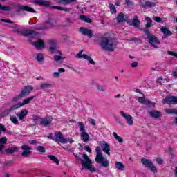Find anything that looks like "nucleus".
<instances>
[{
	"label": "nucleus",
	"instance_id": "nucleus-1",
	"mask_svg": "<svg viewBox=\"0 0 177 177\" xmlns=\"http://www.w3.org/2000/svg\"><path fill=\"white\" fill-rule=\"evenodd\" d=\"M117 46V40L110 33H105L100 40V46L106 52H113Z\"/></svg>",
	"mask_w": 177,
	"mask_h": 177
},
{
	"label": "nucleus",
	"instance_id": "nucleus-2",
	"mask_svg": "<svg viewBox=\"0 0 177 177\" xmlns=\"http://www.w3.org/2000/svg\"><path fill=\"white\" fill-rule=\"evenodd\" d=\"M95 151L97 153L95 156V162L102 164V166L104 167V168H107L109 165V160H107V158H104L103 154H102V147H97Z\"/></svg>",
	"mask_w": 177,
	"mask_h": 177
},
{
	"label": "nucleus",
	"instance_id": "nucleus-3",
	"mask_svg": "<svg viewBox=\"0 0 177 177\" xmlns=\"http://www.w3.org/2000/svg\"><path fill=\"white\" fill-rule=\"evenodd\" d=\"M82 157L83 159L81 160L82 169H87L90 172H95L96 169H95V167H92V164H93V162H92V160H91L89 157H88V155L86 153H84L82 155Z\"/></svg>",
	"mask_w": 177,
	"mask_h": 177
},
{
	"label": "nucleus",
	"instance_id": "nucleus-4",
	"mask_svg": "<svg viewBox=\"0 0 177 177\" xmlns=\"http://www.w3.org/2000/svg\"><path fill=\"white\" fill-rule=\"evenodd\" d=\"M12 30L18 34H21L24 37H39V35L34 30H23L16 24L12 26Z\"/></svg>",
	"mask_w": 177,
	"mask_h": 177
},
{
	"label": "nucleus",
	"instance_id": "nucleus-5",
	"mask_svg": "<svg viewBox=\"0 0 177 177\" xmlns=\"http://www.w3.org/2000/svg\"><path fill=\"white\" fill-rule=\"evenodd\" d=\"M53 140L57 142V143H73L74 140L73 139H66L63 137L62 132H57L54 134V138H51Z\"/></svg>",
	"mask_w": 177,
	"mask_h": 177
},
{
	"label": "nucleus",
	"instance_id": "nucleus-6",
	"mask_svg": "<svg viewBox=\"0 0 177 177\" xmlns=\"http://www.w3.org/2000/svg\"><path fill=\"white\" fill-rule=\"evenodd\" d=\"M77 124L80 128V131L81 132L80 136L82 140H83V142H84V143H86V142H89V139H91V137L85 129V125H84V123L81 122H79Z\"/></svg>",
	"mask_w": 177,
	"mask_h": 177
},
{
	"label": "nucleus",
	"instance_id": "nucleus-7",
	"mask_svg": "<svg viewBox=\"0 0 177 177\" xmlns=\"http://www.w3.org/2000/svg\"><path fill=\"white\" fill-rule=\"evenodd\" d=\"M77 59H84V60H87L88 64H91V66H95V62L92 57L89 55L82 54V50L80 51L79 53L76 55Z\"/></svg>",
	"mask_w": 177,
	"mask_h": 177
},
{
	"label": "nucleus",
	"instance_id": "nucleus-8",
	"mask_svg": "<svg viewBox=\"0 0 177 177\" xmlns=\"http://www.w3.org/2000/svg\"><path fill=\"white\" fill-rule=\"evenodd\" d=\"M120 115L125 120V121H126L127 125H129V127H132L133 125V124H134L133 117H132V115H131L128 113H126L124 111H120Z\"/></svg>",
	"mask_w": 177,
	"mask_h": 177
},
{
	"label": "nucleus",
	"instance_id": "nucleus-9",
	"mask_svg": "<svg viewBox=\"0 0 177 177\" xmlns=\"http://www.w3.org/2000/svg\"><path fill=\"white\" fill-rule=\"evenodd\" d=\"M148 41L153 48H158L157 45H160L161 41L154 35H148Z\"/></svg>",
	"mask_w": 177,
	"mask_h": 177
},
{
	"label": "nucleus",
	"instance_id": "nucleus-10",
	"mask_svg": "<svg viewBox=\"0 0 177 177\" xmlns=\"http://www.w3.org/2000/svg\"><path fill=\"white\" fill-rule=\"evenodd\" d=\"M33 99H35V96L34 95L26 98L25 100H24L23 102H19L14 105L13 109L16 110L17 109H19V107H23V106H26V104H30V103H31V100H33Z\"/></svg>",
	"mask_w": 177,
	"mask_h": 177
},
{
	"label": "nucleus",
	"instance_id": "nucleus-11",
	"mask_svg": "<svg viewBox=\"0 0 177 177\" xmlns=\"http://www.w3.org/2000/svg\"><path fill=\"white\" fill-rule=\"evenodd\" d=\"M21 149L23 150V152L21 153L22 157H29L30 155L32 153L31 151V150H32V148L27 145H23L21 146Z\"/></svg>",
	"mask_w": 177,
	"mask_h": 177
},
{
	"label": "nucleus",
	"instance_id": "nucleus-12",
	"mask_svg": "<svg viewBox=\"0 0 177 177\" xmlns=\"http://www.w3.org/2000/svg\"><path fill=\"white\" fill-rule=\"evenodd\" d=\"M100 146H101L102 151L104 153L107 154V156H110V145L106 141H100L99 142Z\"/></svg>",
	"mask_w": 177,
	"mask_h": 177
},
{
	"label": "nucleus",
	"instance_id": "nucleus-13",
	"mask_svg": "<svg viewBox=\"0 0 177 177\" xmlns=\"http://www.w3.org/2000/svg\"><path fill=\"white\" fill-rule=\"evenodd\" d=\"M34 88L32 87V86H25L22 91L20 92V96L22 97H24L25 96H28V95H30L31 92H32V90Z\"/></svg>",
	"mask_w": 177,
	"mask_h": 177
},
{
	"label": "nucleus",
	"instance_id": "nucleus-14",
	"mask_svg": "<svg viewBox=\"0 0 177 177\" xmlns=\"http://www.w3.org/2000/svg\"><path fill=\"white\" fill-rule=\"evenodd\" d=\"M163 103H167V104H177V97H166L163 100Z\"/></svg>",
	"mask_w": 177,
	"mask_h": 177
},
{
	"label": "nucleus",
	"instance_id": "nucleus-15",
	"mask_svg": "<svg viewBox=\"0 0 177 177\" xmlns=\"http://www.w3.org/2000/svg\"><path fill=\"white\" fill-rule=\"evenodd\" d=\"M44 24L47 26L46 28H39L37 30H45V28H53L55 27V21L53 19L49 18L48 19L46 20Z\"/></svg>",
	"mask_w": 177,
	"mask_h": 177
},
{
	"label": "nucleus",
	"instance_id": "nucleus-16",
	"mask_svg": "<svg viewBox=\"0 0 177 177\" xmlns=\"http://www.w3.org/2000/svg\"><path fill=\"white\" fill-rule=\"evenodd\" d=\"M33 45L37 49H44L45 48V41L41 39H39L37 41L33 43Z\"/></svg>",
	"mask_w": 177,
	"mask_h": 177
},
{
	"label": "nucleus",
	"instance_id": "nucleus-17",
	"mask_svg": "<svg viewBox=\"0 0 177 177\" xmlns=\"http://www.w3.org/2000/svg\"><path fill=\"white\" fill-rule=\"evenodd\" d=\"M53 120V118H52L51 117L44 118L41 120L40 124L41 125H44V127H49V125L52 124Z\"/></svg>",
	"mask_w": 177,
	"mask_h": 177
},
{
	"label": "nucleus",
	"instance_id": "nucleus-18",
	"mask_svg": "<svg viewBox=\"0 0 177 177\" xmlns=\"http://www.w3.org/2000/svg\"><path fill=\"white\" fill-rule=\"evenodd\" d=\"M79 32H81L82 35H86L88 38L92 37V30H91V29L81 28Z\"/></svg>",
	"mask_w": 177,
	"mask_h": 177
},
{
	"label": "nucleus",
	"instance_id": "nucleus-19",
	"mask_svg": "<svg viewBox=\"0 0 177 177\" xmlns=\"http://www.w3.org/2000/svg\"><path fill=\"white\" fill-rule=\"evenodd\" d=\"M55 56H54V60L55 62H59L60 60H64V57H63V53H62L59 50H55L54 53Z\"/></svg>",
	"mask_w": 177,
	"mask_h": 177
},
{
	"label": "nucleus",
	"instance_id": "nucleus-20",
	"mask_svg": "<svg viewBox=\"0 0 177 177\" xmlns=\"http://www.w3.org/2000/svg\"><path fill=\"white\" fill-rule=\"evenodd\" d=\"M140 5H141V6H147L148 8H154V6H156V3L147 0H140Z\"/></svg>",
	"mask_w": 177,
	"mask_h": 177
},
{
	"label": "nucleus",
	"instance_id": "nucleus-21",
	"mask_svg": "<svg viewBox=\"0 0 177 177\" xmlns=\"http://www.w3.org/2000/svg\"><path fill=\"white\" fill-rule=\"evenodd\" d=\"M18 9L19 10H24L25 12H30V13H35V10L31 7L27 6H19Z\"/></svg>",
	"mask_w": 177,
	"mask_h": 177
},
{
	"label": "nucleus",
	"instance_id": "nucleus-22",
	"mask_svg": "<svg viewBox=\"0 0 177 177\" xmlns=\"http://www.w3.org/2000/svg\"><path fill=\"white\" fill-rule=\"evenodd\" d=\"M32 3H37V5H42V6H50V1H45V0H36L32 1Z\"/></svg>",
	"mask_w": 177,
	"mask_h": 177
},
{
	"label": "nucleus",
	"instance_id": "nucleus-23",
	"mask_svg": "<svg viewBox=\"0 0 177 177\" xmlns=\"http://www.w3.org/2000/svg\"><path fill=\"white\" fill-rule=\"evenodd\" d=\"M28 114V110L22 109L20 113H16L17 117H18L19 120H21Z\"/></svg>",
	"mask_w": 177,
	"mask_h": 177
},
{
	"label": "nucleus",
	"instance_id": "nucleus-24",
	"mask_svg": "<svg viewBox=\"0 0 177 177\" xmlns=\"http://www.w3.org/2000/svg\"><path fill=\"white\" fill-rule=\"evenodd\" d=\"M56 41L55 40H49L48 44L50 45L49 50L51 52V53H55V51L56 50V48L55 46H56Z\"/></svg>",
	"mask_w": 177,
	"mask_h": 177
},
{
	"label": "nucleus",
	"instance_id": "nucleus-25",
	"mask_svg": "<svg viewBox=\"0 0 177 177\" xmlns=\"http://www.w3.org/2000/svg\"><path fill=\"white\" fill-rule=\"evenodd\" d=\"M149 114L150 117H152V118H158L161 117V113L158 111L156 110L149 111Z\"/></svg>",
	"mask_w": 177,
	"mask_h": 177
},
{
	"label": "nucleus",
	"instance_id": "nucleus-26",
	"mask_svg": "<svg viewBox=\"0 0 177 177\" xmlns=\"http://www.w3.org/2000/svg\"><path fill=\"white\" fill-rule=\"evenodd\" d=\"M157 84H159V85H165L167 82H169V78H162L161 77H159L156 80Z\"/></svg>",
	"mask_w": 177,
	"mask_h": 177
},
{
	"label": "nucleus",
	"instance_id": "nucleus-27",
	"mask_svg": "<svg viewBox=\"0 0 177 177\" xmlns=\"http://www.w3.org/2000/svg\"><path fill=\"white\" fill-rule=\"evenodd\" d=\"M160 31L165 37H170V35H172L171 30H168L166 27H162Z\"/></svg>",
	"mask_w": 177,
	"mask_h": 177
},
{
	"label": "nucleus",
	"instance_id": "nucleus-28",
	"mask_svg": "<svg viewBox=\"0 0 177 177\" xmlns=\"http://www.w3.org/2000/svg\"><path fill=\"white\" fill-rule=\"evenodd\" d=\"M131 26H133V27H139L140 26V21H139L138 16L133 17Z\"/></svg>",
	"mask_w": 177,
	"mask_h": 177
},
{
	"label": "nucleus",
	"instance_id": "nucleus-29",
	"mask_svg": "<svg viewBox=\"0 0 177 177\" xmlns=\"http://www.w3.org/2000/svg\"><path fill=\"white\" fill-rule=\"evenodd\" d=\"M115 167L118 171H124L125 169V165L121 162H116L115 163Z\"/></svg>",
	"mask_w": 177,
	"mask_h": 177
},
{
	"label": "nucleus",
	"instance_id": "nucleus-30",
	"mask_svg": "<svg viewBox=\"0 0 177 177\" xmlns=\"http://www.w3.org/2000/svg\"><path fill=\"white\" fill-rule=\"evenodd\" d=\"M53 9H57L58 10H61L63 12H66V13H69L70 12V8H64V7H60V6H51Z\"/></svg>",
	"mask_w": 177,
	"mask_h": 177
},
{
	"label": "nucleus",
	"instance_id": "nucleus-31",
	"mask_svg": "<svg viewBox=\"0 0 177 177\" xmlns=\"http://www.w3.org/2000/svg\"><path fill=\"white\" fill-rule=\"evenodd\" d=\"M145 19L147 21V24L145 25L146 28H150V27H153V20H151L150 17H145Z\"/></svg>",
	"mask_w": 177,
	"mask_h": 177
},
{
	"label": "nucleus",
	"instance_id": "nucleus-32",
	"mask_svg": "<svg viewBox=\"0 0 177 177\" xmlns=\"http://www.w3.org/2000/svg\"><path fill=\"white\" fill-rule=\"evenodd\" d=\"M65 71L66 69H64V68H60L58 69V72L53 73V77H54L55 78H57L60 77V73H65Z\"/></svg>",
	"mask_w": 177,
	"mask_h": 177
},
{
	"label": "nucleus",
	"instance_id": "nucleus-33",
	"mask_svg": "<svg viewBox=\"0 0 177 177\" xmlns=\"http://www.w3.org/2000/svg\"><path fill=\"white\" fill-rule=\"evenodd\" d=\"M141 162L143 164V165H145V167H147V168H149L153 164L151 160L149 159H142Z\"/></svg>",
	"mask_w": 177,
	"mask_h": 177
},
{
	"label": "nucleus",
	"instance_id": "nucleus-34",
	"mask_svg": "<svg viewBox=\"0 0 177 177\" xmlns=\"http://www.w3.org/2000/svg\"><path fill=\"white\" fill-rule=\"evenodd\" d=\"M17 150H19V148L16 147H12L11 148L6 149V152L7 153V154H13V153H16Z\"/></svg>",
	"mask_w": 177,
	"mask_h": 177
},
{
	"label": "nucleus",
	"instance_id": "nucleus-35",
	"mask_svg": "<svg viewBox=\"0 0 177 177\" xmlns=\"http://www.w3.org/2000/svg\"><path fill=\"white\" fill-rule=\"evenodd\" d=\"M48 158H49V160H50L53 162H55V164H57V165H59L60 161H59V159H57V158H56V156H55L53 155H48Z\"/></svg>",
	"mask_w": 177,
	"mask_h": 177
},
{
	"label": "nucleus",
	"instance_id": "nucleus-36",
	"mask_svg": "<svg viewBox=\"0 0 177 177\" xmlns=\"http://www.w3.org/2000/svg\"><path fill=\"white\" fill-rule=\"evenodd\" d=\"M113 138H115L119 143H122V142H124V139L122 138V137L118 136L117 133L113 132Z\"/></svg>",
	"mask_w": 177,
	"mask_h": 177
},
{
	"label": "nucleus",
	"instance_id": "nucleus-37",
	"mask_svg": "<svg viewBox=\"0 0 177 177\" xmlns=\"http://www.w3.org/2000/svg\"><path fill=\"white\" fill-rule=\"evenodd\" d=\"M36 60H37L38 63H42L44 62V54L42 53L37 54Z\"/></svg>",
	"mask_w": 177,
	"mask_h": 177
},
{
	"label": "nucleus",
	"instance_id": "nucleus-38",
	"mask_svg": "<svg viewBox=\"0 0 177 177\" xmlns=\"http://www.w3.org/2000/svg\"><path fill=\"white\" fill-rule=\"evenodd\" d=\"M10 10V7L3 6L0 4V13H3V12H9Z\"/></svg>",
	"mask_w": 177,
	"mask_h": 177
},
{
	"label": "nucleus",
	"instance_id": "nucleus-39",
	"mask_svg": "<svg viewBox=\"0 0 177 177\" xmlns=\"http://www.w3.org/2000/svg\"><path fill=\"white\" fill-rule=\"evenodd\" d=\"M166 114H176L177 115V109H165Z\"/></svg>",
	"mask_w": 177,
	"mask_h": 177
},
{
	"label": "nucleus",
	"instance_id": "nucleus-40",
	"mask_svg": "<svg viewBox=\"0 0 177 177\" xmlns=\"http://www.w3.org/2000/svg\"><path fill=\"white\" fill-rule=\"evenodd\" d=\"M124 20H125L124 17V14L122 12H120L117 17V21L118 23H122V21H124Z\"/></svg>",
	"mask_w": 177,
	"mask_h": 177
},
{
	"label": "nucleus",
	"instance_id": "nucleus-41",
	"mask_svg": "<svg viewBox=\"0 0 177 177\" xmlns=\"http://www.w3.org/2000/svg\"><path fill=\"white\" fill-rule=\"evenodd\" d=\"M137 100H138L139 103L141 104H147L149 100H146V98L143 97H139Z\"/></svg>",
	"mask_w": 177,
	"mask_h": 177
},
{
	"label": "nucleus",
	"instance_id": "nucleus-42",
	"mask_svg": "<svg viewBox=\"0 0 177 177\" xmlns=\"http://www.w3.org/2000/svg\"><path fill=\"white\" fill-rule=\"evenodd\" d=\"M80 19L81 20H83L84 21H86V23H91L92 20L91 19V18H88L85 15H80Z\"/></svg>",
	"mask_w": 177,
	"mask_h": 177
},
{
	"label": "nucleus",
	"instance_id": "nucleus-43",
	"mask_svg": "<svg viewBox=\"0 0 177 177\" xmlns=\"http://www.w3.org/2000/svg\"><path fill=\"white\" fill-rule=\"evenodd\" d=\"M37 151H39V153H46V149L44 147V146L39 145L36 148Z\"/></svg>",
	"mask_w": 177,
	"mask_h": 177
},
{
	"label": "nucleus",
	"instance_id": "nucleus-44",
	"mask_svg": "<svg viewBox=\"0 0 177 177\" xmlns=\"http://www.w3.org/2000/svg\"><path fill=\"white\" fill-rule=\"evenodd\" d=\"M10 121L12 122V124H15V125H19V120H17V118L15 116H12L10 118Z\"/></svg>",
	"mask_w": 177,
	"mask_h": 177
},
{
	"label": "nucleus",
	"instance_id": "nucleus-45",
	"mask_svg": "<svg viewBox=\"0 0 177 177\" xmlns=\"http://www.w3.org/2000/svg\"><path fill=\"white\" fill-rule=\"evenodd\" d=\"M149 169H150L151 172H153V174H157V167L153 165V163L151 165V166L149 167Z\"/></svg>",
	"mask_w": 177,
	"mask_h": 177
},
{
	"label": "nucleus",
	"instance_id": "nucleus-46",
	"mask_svg": "<svg viewBox=\"0 0 177 177\" xmlns=\"http://www.w3.org/2000/svg\"><path fill=\"white\" fill-rule=\"evenodd\" d=\"M109 8L111 13H117V10L115 9V6L113 3H109Z\"/></svg>",
	"mask_w": 177,
	"mask_h": 177
},
{
	"label": "nucleus",
	"instance_id": "nucleus-47",
	"mask_svg": "<svg viewBox=\"0 0 177 177\" xmlns=\"http://www.w3.org/2000/svg\"><path fill=\"white\" fill-rule=\"evenodd\" d=\"M8 142V138L6 137H3L0 138V146H5V143Z\"/></svg>",
	"mask_w": 177,
	"mask_h": 177
},
{
	"label": "nucleus",
	"instance_id": "nucleus-48",
	"mask_svg": "<svg viewBox=\"0 0 177 177\" xmlns=\"http://www.w3.org/2000/svg\"><path fill=\"white\" fill-rule=\"evenodd\" d=\"M41 89H46V88H50V84L49 83H43L40 85Z\"/></svg>",
	"mask_w": 177,
	"mask_h": 177
},
{
	"label": "nucleus",
	"instance_id": "nucleus-49",
	"mask_svg": "<svg viewBox=\"0 0 177 177\" xmlns=\"http://www.w3.org/2000/svg\"><path fill=\"white\" fill-rule=\"evenodd\" d=\"M23 97H21L20 93H19V94L18 95H16L15 97H14L12 100V102H19V100H20V99H21Z\"/></svg>",
	"mask_w": 177,
	"mask_h": 177
},
{
	"label": "nucleus",
	"instance_id": "nucleus-50",
	"mask_svg": "<svg viewBox=\"0 0 177 177\" xmlns=\"http://www.w3.org/2000/svg\"><path fill=\"white\" fill-rule=\"evenodd\" d=\"M154 21H156V23H162L163 20L162 18L160 17H155L153 18Z\"/></svg>",
	"mask_w": 177,
	"mask_h": 177
},
{
	"label": "nucleus",
	"instance_id": "nucleus-51",
	"mask_svg": "<svg viewBox=\"0 0 177 177\" xmlns=\"http://www.w3.org/2000/svg\"><path fill=\"white\" fill-rule=\"evenodd\" d=\"M64 5H68L70 3H73V2H76L77 0H63Z\"/></svg>",
	"mask_w": 177,
	"mask_h": 177
},
{
	"label": "nucleus",
	"instance_id": "nucleus-52",
	"mask_svg": "<svg viewBox=\"0 0 177 177\" xmlns=\"http://www.w3.org/2000/svg\"><path fill=\"white\" fill-rule=\"evenodd\" d=\"M146 105L148 107H156V104L153 102H150L149 100L147 101Z\"/></svg>",
	"mask_w": 177,
	"mask_h": 177
},
{
	"label": "nucleus",
	"instance_id": "nucleus-53",
	"mask_svg": "<svg viewBox=\"0 0 177 177\" xmlns=\"http://www.w3.org/2000/svg\"><path fill=\"white\" fill-rule=\"evenodd\" d=\"M95 86L98 89V91H104V87L99 85V84L97 83H95Z\"/></svg>",
	"mask_w": 177,
	"mask_h": 177
},
{
	"label": "nucleus",
	"instance_id": "nucleus-54",
	"mask_svg": "<svg viewBox=\"0 0 177 177\" xmlns=\"http://www.w3.org/2000/svg\"><path fill=\"white\" fill-rule=\"evenodd\" d=\"M84 148V150H86V151H88V153H91L92 151V149H91L90 146L86 145Z\"/></svg>",
	"mask_w": 177,
	"mask_h": 177
},
{
	"label": "nucleus",
	"instance_id": "nucleus-55",
	"mask_svg": "<svg viewBox=\"0 0 177 177\" xmlns=\"http://www.w3.org/2000/svg\"><path fill=\"white\" fill-rule=\"evenodd\" d=\"M6 131V129L5 128V126L0 124V136H1V132H5Z\"/></svg>",
	"mask_w": 177,
	"mask_h": 177
},
{
	"label": "nucleus",
	"instance_id": "nucleus-56",
	"mask_svg": "<svg viewBox=\"0 0 177 177\" xmlns=\"http://www.w3.org/2000/svg\"><path fill=\"white\" fill-rule=\"evenodd\" d=\"M156 162H157V164L161 165V164H162V159H161V158H157L156 159Z\"/></svg>",
	"mask_w": 177,
	"mask_h": 177
},
{
	"label": "nucleus",
	"instance_id": "nucleus-57",
	"mask_svg": "<svg viewBox=\"0 0 177 177\" xmlns=\"http://www.w3.org/2000/svg\"><path fill=\"white\" fill-rule=\"evenodd\" d=\"M138 62H133V63H131V67L133 68H136V67H138Z\"/></svg>",
	"mask_w": 177,
	"mask_h": 177
},
{
	"label": "nucleus",
	"instance_id": "nucleus-58",
	"mask_svg": "<svg viewBox=\"0 0 177 177\" xmlns=\"http://www.w3.org/2000/svg\"><path fill=\"white\" fill-rule=\"evenodd\" d=\"M0 20H1V21H3V23H12V21H10L9 19H1Z\"/></svg>",
	"mask_w": 177,
	"mask_h": 177
},
{
	"label": "nucleus",
	"instance_id": "nucleus-59",
	"mask_svg": "<svg viewBox=\"0 0 177 177\" xmlns=\"http://www.w3.org/2000/svg\"><path fill=\"white\" fill-rule=\"evenodd\" d=\"M90 124H91V125H93L95 127L96 125V122L95 121L94 119H91Z\"/></svg>",
	"mask_w": 177,
	"mask_h": 177
},
{
	"label": "nucleus",
	"instance_id": "nucleus-60",
	"mask_svg": "<svg viewBox=\"0 0 177 177\" xmlns=\"http://www.w3.org/2000/svg\"><path fill=\"white\" fill-rule=\"evenodd\" d=\"M54 2H56L57 3H62L64 5L63 0H54Z\"/></svg>",
	"mask_w": 177,
	"mask_h": 177
},
{
	"label": "nucleus",
	"instance_id": "nucleus-61",
	"mask_svg": "<svg viewBox=\"0 0 177 177\" xmlns=\"http://www.w3.org/2000/svg\"><path fill=\"white\" fill-rule=\"evenodd\" d=\"M173 77H176L177 78V70L173 71Z\"/></svg>",
	"mask_w": 177,
	"mask_h": 177
},
{
	"label": "nucleus",
	"instance_id": "nucleus-62",
	"mask_svg": "<svg viewBox=\"0 0 177 177\" xmlns=\"http://www.w3.org/2000/svg\"><path fill=\"white\" fill-rule=\"evenodd\" d=\"M134 92H136V93H142L141 91H140V90H139V89H138V88L135 89V90H134Z\"/></svg>",
	"mask_w": 177,
	"mask_h": 177
},
{
	"label": "nucleus",
	"instance_id": "nucleus-63",
	"mask_svg": "<svg viewBox=\"0 0 177 177\" xmlns=\"http://www.w3.org/2000/svg\"><path fill=\"white\" fill-rule=\"evenodd\" d=\"M174 176L177 177V167H176L174 169Z\"/></svg>",
	"mask_w": 177,
	"mask_h": 177
},
{
	"label": "nucleus",
	"instance_id": "nucleus-64",
	"mask_svg": "<svg viewBox=\"0 0 177 177\" xmlns=\"http://www.w3.org/2000/svg\"><path fill=\"white\" fill-rule=\"evenodd\" d=\"M174 124H177V117L174 118Z\"/></svg>",
	"mask_w": 177,
	"mask_h": 177
}]
</instances>
